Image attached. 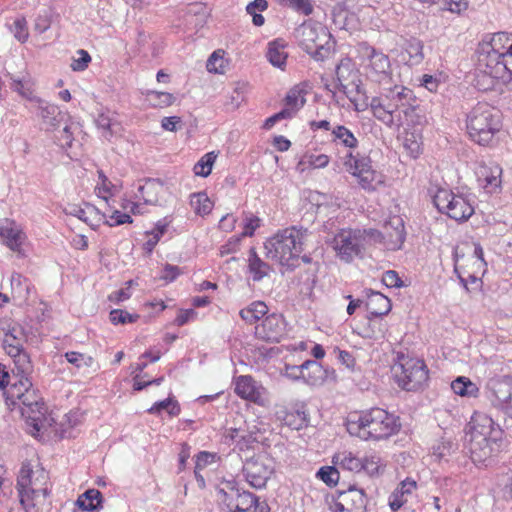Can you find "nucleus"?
Here are the masks:
<instances>
[{
    "mask_svg": "<svg viewBox=\"0 0 512 512\" xmlns=\"http://www.w3.org/2000/svg\"><path fill=\"white\" fill-rule=\"evenodd\" d=\"M331 142L336 146H342L353 150L358 147L359 141L354 133L344 125H335L331 130ZM343 165L364 190L373 191L377 184L381 183L380 175L373 169L369 156L360 153L353 154L349 151L343 157Z\"/></svg>",
    "mask_w": 512,
    "mask_h": 512,
    "instance_id": "obj_2",
    "label": "nucleus"
},
{
    "mask_svg": "<svg viewBox=\"0 0 512 512\" xmlns=\"http://www.w3.org/2000/svg\"><path fill=\"white\" fill-rule=\"evenodd\" d=\"M149 103L156 108H164L171 106L175 97L168 92L151 91L147 95Z\"/></svg>",
    "mask_w": 512,
    "mask_h": 512,
    "instance_id": "obj_45",
    "label": "nucleus"
},
{
    "mask_svg": "<svg viewBox=\"0 0 512 512\" xmlns=\"http://www.w3.org/2000/svg\"><path fill=\"white\" fill-rule=\"evenodd\" d=\"M366 308L373 316L386 315L391 310L390 299L380 292H372L367 299Z\"/></svg>",
    "mask_w": 512,
    "mask_h": 512,
    "instance_id": "obj_31",
    "label": "nucleus"
},
{
    "mask_svg": "<svg viewBox=\"0 0 512 512\" xmlns=\"http://www.w3.org/2000/svg\"><path fill=\"white\" fill-rule=\"evenodd\" d=\"M433 204L440 213L457 222L467 221L474 213V207L466 196L444 188L437 190Z\"/></svg>",
    "mask_w": 512,
    "mask_h": 512,
    "instance_id": "obj_12",
    "label": "nucleus"
},
{
    "mask_svg": "<svg viewBox=\"0 0 512 512\" xmlns=\"http://www.w3.org/2000/svg\"><path fill=\"white\" fill-rule=\"evenodd\" d=\"M11 287L15 297L20 300H27L31 290L29 280L22 276L20 273H13L11 275Z\"/></svg>",
    "mask_w": 512,
    "mask_h": 512,
    "instance_id": "obj_38",
    "label": "nucleus"
},
{
    "mask_svg": "<svg viewBox=\"0 0 512 512\" xmlns=\"http://www.w3.org/2000/svg\"><path fill=\"white\" fill-rule=\"evenodd\" d=\"M20 409L21 415L27 420H31L33 427L36 430L40 429V424L44 420L46 407L41 397L37 394L33 387L22 395L21 399L16 404Z\"/></svg>",
    "mask_w": 512,
    "mask_h": 512,
    "instance_id": "obj_16",
    "label": "nucleus"
},
{
    "mask_svg": "<svg viewBox=\"0 0 512 512\" xmlns=\"http://www.w3.org/2000/svg\"><path fill=\"white\" fill-rule=\"evenodd\" d=\"M316 475L328 486H334L339 481V471L334 466H323Z\"/></svg>",
    "mask_w": 512,
    "mask_h": 512,
    "instance_id": "obj_51",
    "label": "nucleus"
},
{
    "mask_svg": "<svg viewBox=\"0 0 512 512\" xmlns=\"http://www.w3.org/2000/svg\"><path fill=\"white\" fill-rule=\"evenodd\" d=\"M365 246V233L360 229H342L333 238L332 247L344 262L361 255Z\"/></svg>",
    "mask_w": 512,
    "mask_h": 512,
    "instance_id": "obj_13",
    "label": "nucleus"
},
{
    "mask_svg": "<svg viewBox=\"0 0 512 512\" xmlns=\"http://www.w3.org/2000/svg\"><path fill=\"white\" fill-rule=\"evenodd\" d=\"M304 362L301 365H285V376L293 381H303Z\"/></svg>",
    "mask_w": 512,
    "mask_h": 512,
    "instance_id": "obj_59",
    "label": "nucleus"
},
{
    "mask_svg": "<svg viewBox=\"0 0 512 512\" xmlns=\"http://www.w3.org/2000/svg\"><path fill=\"white\" fill-rule=\"evenodd\" d=\"M466 126L472 141L481 146H489L502 126L500 111L488 103L480 102L467 115Z\"/></svg>",
    "mask_w": 512,
    "mask_h": 512,
    "instance_id": "obj_6",
    "label": "nucleus"
},
{
    "mask_svg": "<svg viewBox=\"0 0 512 512\" xmlns=\"http://www.w3.org/2000/svg\"><path fill=\"white\" fill-rule=\"evenodd\" d=\"M333 369L323 367L316 360H306L303 368V382L309 386H321L328 379H335Z\"/></svg>",
    "mask_w": 512,
    "mask_h": 512,
    "instance_id": "obj_23",
    "label": "nucleus"
},
{
    "mask_svg": "<svg viewBox=\"0 0 512 512\" xmlns=\"http://www.w3.org/2000/svg\"><path fill=\"white\" fill-rule=\"evenodd\" d=\"M420 85L430 92H436L440 85V80L435 76L424 74L420 79Z\"/></svg>",
    "mask_w": 512,
    "mask_h": 512,
    "instance_id": "obj_62",
    "label": "nucleus"
},
{
    "mask_svg": "<svg viewBox=\"0 0 512 512\" xmlns=\"http://www.w3.org/2000/svg\"><path fill=\"white\" fill-rule=\"evenodd\" d=\"M214 152H209L203 155L200 160L194 165V174L201 177H207L212 171L213 164L216 160Z\"/></svg>",
    "mask_w": 512,
    "mask_h": 512,
    "instance_id": "obj_42",
    "label": "nucleus"
},
{
    "mask_svg": "<svg viewBox=\"0 0 512 512\" xmlns=\"http://www.w3.org/2000/svg\"><path fill=\"white\" fill-rule=\"evenodd\" d=\"M39 115L47 129H54L63 121L65 115L54 104L38 100Z\"/></svg>",
    "mask_w": 512,
    "mask_h": 512,
    "instance_id": "obj_27",
    "label": "nucleus"
},
{
    "mask_svg": "<svg viewBox=\"0 0 512 512\" xmlns=\"http://www.w3.org/2000/svg\"><path fill=\"white\" fill-rule=\"evenodd\" d=\"M401 427L399 417L381 408L351 413L346 421L347 432L361 440H381L396 434Z\"/></svg>",
    "mask_w": 512,
    "mask_h": 512,
    "instance_id": "obj_3",
    "label": "nucleus"
},
{
    "mask_svg": "<svg viewBox=\"0 0 512 512\" xmlns=\"http://www.w3.org/2000/svg\"><path fill=\"white\" fill-rule=\"evenodd\" d=\"M3 347L7 354L15 358L21 373L27 374L31 369L28 355L23 351V337L20 328L12 327L3 338Z\"/></svg>",
    "mask_w": 512,
    "mask_h": 512,
    "instance_id": "obj_18",
    "label": "nucleus"
},
{
    "mask_svg": "<svg viewBox=\"0 0 512 512\" xmlns=\"http://www.w3.org/2000/svg\"><path fill=\"white\" fill-rule=\"evenodd\" d=\"M219 499L230 512H270L268 504L248 491H241L234 481H227L218 489Z\"/></svg>",
    "mask_w": 512,
    "mask_h": 512,
    "instance_id": "obj_11",
    "label": "nucleus"
},
{
    "mask_svg": "<svg viewBox=\"0 0 512 512\" xmlns=\"http://www.w3.org/2000/svg\"><path fill=\"white\" fill-rule=\"evenodd\" d=\"M413 91L403 85L384 88L383 92L370 101L373 116L389 128L403 125L404 116L413 110Z\"/></svg>",
    "mask_w": 512,
    "mask_h": 512,
    "instance_id": "obj_4",
    "label": "nucleus"
},
{
    "mask_svg": "<svg viewBox=\"0 0 512 512\" xmlns=\"http://www.w3.org/2000/svg\"><path fill=\"white\" fill-rule=\"evenodd\" d=\"M181 274V269L172 264H165L162 269L160 278L166 282H173Z\"/></svg>",
    "mask_w": 512,
    "mask_h": 512,
    "instance_id": "obj_58",
    "label": "nucleus"
},
{
    "mask_svg": "<svg viewBox=\"0 0 512 512\" xmlns=\"http://www.w3.org/2000/svg\"><path fill=\"white\" fill-rule=\"evenodd\" d=\"M476 71L479 89H491L495 80L512 81V33H494L489 42L481 44Z\"/></svg>",
    "mask_w": 512,
    "mask_h": 512,
    "instance_id": "obj_1",
    "label": "nucleus"
},
{
    "mask_svg": "<svg viewBox=\"0 0 512 512\" xmlns=\"http://www.w3.org/2000/svg\"><path fill=\"white\" fill-rule=\"evenodd\" d=\"M162 410H167L171 417H176L181 412L178 401L173 397H168L164 400L155 402L147 412L149 414H159Z\"/></svg>",
    "mask_w": 512,
    "mask_h": 512,
    "instance_id": "obj_39",
    "label": "nucleus"
},
{
    "mask_svg": "<svg viewBox=\"0 0 512 512\" xmlns=\"http://www.w3.org/2000/svg\"><path fill=\"white\" fill-rule=\"evenodd\" d=\"M248 270L252 276L253 281L259 282L264 277L268 276L272 269L268 263L264 262L258 256L255 249L251 248L248 257Z\"/></svg>",
    "mask_w": 512,
    "mask_h": 512,
    "instance_id": "obj_29",
    "label": "nucleus"
},
{
    "mask_svg": "<svg viewBox=\"0 0 512 512\" xmlns=\"http://www.w3.org/2000/svg\"><path fill=\"white\" fill-rule=\"evenodd\" d=\"M62 148H70L73 142V133L69 125H65L61 131V135L57 137Z\"/></svg>",
    "mask_w": 512,
    "mask_h": 512,
    "instance_id": "obj_63",
    "label": "nucleus"
},
{
    "mask_svg": "<svg viewBox=\"0 0 512 512\" xmlns=\"http://www.w3.org/2000/svg\"><path fill=\"white\" fill-rule=\"evenodd\" d=\"M502 430L493 419L485 413L475 412L468 423L467 449L475 464H484L494 453L497 442L502 437Z\"/></svg>",
    "mask_w": 512,
    "mask_h": 512,
    "instance_id": "obj_5",
    "label": "nucleus"
},
{
    "mask_svg": "<svg viewBox=\"0 0 512 512\" xmlns=\"http://www.w3.org/2000/svg\"><path fill=\"white\" fill-rule=\"evenodd\" d=\"M357 50L365 61L364 69L366 77L379 85L391 84L393 80L390 58L387 54L369 45L367 42H361Z\"/></svg>",
    "mask_w": 512,
    "mask_h": 512,
    "instance_id": "obj_10",
    "label": "nucleus"
},
{
    "mask_svg": "<svg viewBox=\"0 0 512 512\" xmlns=\"http://www.w3.org/2000/svg\"><path fill=\"white\" fill-rule=\"evenodd\" d=\"M110 321L117 324L134 323L139 319L138 314H131L125 310L114 309L109 314Z\"/></svg>",
    "mask_w": 512,
    "mask_h": 512,
    "instance_id": "obj_52",
    "label": "nucleus"
},
{
    "mask_svg": "<svg viewBox=\"0 0 512 512\" xmlns=\"http://www.w3.org/2000/svg\"><path fill=\"white\" fill-rule=\"evenodd\" d=\"M223 58L218 55V52H213L207 60V70L209 72L220 73L222 68Z\"/></svg>",
    "mask_w": 512,
    "mask_h": 512,
    "instance_id": "obj_60",
    "label": "nucleus"
},
{
    "mask_svg": "<svg viewBox=\"0 0 512 512\" xmlns=\"http://www.w3.org/2000/svg\"><path fill=\"white\" fill-rule=\"evenodd\" d=\"M11 32L13 33L14 37L21 43H24L28 40L29 32H28V26L27 21L25 18L20 17L16 18L13 22V24L10 27Z\"/></svg>",
    "mask_w": 512,
    "mask_h": 512,
    "instance_id": "obj_50",
    "label": "nucleus"
},
{
    "mask_svg": "<svg viewBox=\"0 0 512 512\" xmlns=\"http://www.w3.org/2000/svg\"><path fill=\"white\" fill-rule=\"evenodd\" d=\"M77 55L78 57L74 58L71 63V69L73 71H84L91 62V56L84 49H79Z\"/></svg>",
    "mask_w": 512,
    "mask_h": 512,
    "instance_id": "obj_53",
    "label": "nucleus"
},
{
    "mask_svg": "<svg viewBox=\"0 0 512 512\" xmlns=\"http://www.w3.org/2000/svg\"><path fill=\"white\" fill-rule=\"evenodd\" d=\"M392 373L398 386L406 391L422 389L429 379V371L423 360L403 354L397 357Z\"/></svg>",
    "mask_w": 512,
    "mask_h": 512,
    "instance_id": "obj_9",
    "label": "nucleus"
},
{
    "mask_svg": "<svg viewBox=\"0 0 512 512\" xmlns=\"http://www.w3.org/2000/svg\"><path fill=\"white\" fill-rule=\"evenodd\" d=\"M108 208L111 211V214L103 213V216L107 218V225L114 227L126 223L130 224L133 222L132 217L128 213H122L121 211L114 209V207L111 204Z\"/></svg>",
    "mask_w": 512,
    "mask_h": 512,
    "instance_id": "obj_47",
    "label": "nucleus"
},
{
    "mask_svg": "<svg viewBox=\"0 0 512 512\" xmlns=\"http://www.w3.org/2000/svg\"><path fill=\"white\" fill-rule=\"evenodd\" d=\"M424 45L423 42L417 38H410L406 41L403 59L409 66H416L424 60Z\"/></svg>",
    "mask_w": 512,
    "mask_h": 512,
    "instance_id": "obj_30",
    "label": "nucleus"
},
{
    "mask_svg": "<svg viewBox=\"0 0 512 512\" xmlns=\"http://www.w3.org/2000/svg\"><path fill=\"white\" fill-rule=\"evenodd\" d=\"M33 474L30 463H23L16 483L19 502L24 512H44L49 509L47 498L50 491L47 487H38L37 479H33Z\"/></svg>",
    "mask_w": 512,
    "mask_h": 512,
    "instance_id": "obj_8",
    "label": "nucleus"
},
{
    "mask_svg": "<svg viewBox=\"0 0 512 512\" xmlns=\"http://www.w3.org/2000/svg\"><path fill=\"white\" fill-rule=\"evenodd\" d=\"M196 214L206 215L212 210V202L205 193L193 194L190 200Z\"/></svg>",
    "mask_w": 512,
    "mask_h": 512,
    "instance_id": "obj_44",
    "label": "nucleus"
},
{
    "mask_svg": "<svg viewBox=\"0 0 512 512\" xmlns=\"http://www.w3.org/2000/svg\"><path fill=\"white\" fill-rule=\"evenodd\" d=\"M99 182L95 187V192L98 197L105 201L110 207V199L118 192V188L114 185L102 170L98 171Z\"/></svg>",
    "mask_w": 512,
    "mask_h": 512,
    "instance_id": "obj_37",
    "label": "nucleus"
},
{
    "mask_svg": "<svg viewBox=\"0 0 512 512\" xmlns=\"http://www.w3.org/2000/svg\"><path fill=\"white\" fill-rule=\"evenodd\" d=\"M32 387L31 380L27 377V375H22L20 379L12 384L6 391V403L8 405H12L16 407V404L21 399L24 391L26 392L28 388Z\"/></svg>",
    "mask_w": 512,
    "mask_h": 512,
    "instance_id": "obj_32",
    "label": "nucleus"
},
{
    "mask_svg": "<svg viewBox=\"0 0 512 512\" xmlns=\"http://www.w3.org/2000/svg\"><path fill=\"white\" fill-rule=\"evenodd\" d=\"M286 44L282 39H276L268 43L266 57L268 61L281 70L286 66L288 53L285 51Z\"/></svg>",
    "mask_w": 512,
    "mask_h": 512,
    "instance_id": "obj_28",
    "label": "nucleus"
},
{
    "mask_svg": "<svg viewBox=\"0 0 512 512\" xmlns=\"http://www.w3.org/2000/svg\"><path fill=\"white\" fill-rule=\"evenodd\" d=\"M103 496L97 489H88L76 501L78 507L83 511H94L101 508Z\"/></svg>",
    "mask_w": 512,
    "mask_h": 512,
    "instance_id": "obj_36",
    "label": "nucleus"
},
{
    "mask_svg": "<svg viewBox=\"0 0 512 512\" xmlns=\"http://www.w3.org/2000/svg\"><path fill=\"white\" fill-rule=\"evenodd\" d=\"M268 313L267 305L262 301H254L240 310L239 315L247 324H254Z\"/></svg>",
    "mask_w": 512,
    "mask_h": 512,
    "instance_id": "obj_34",
    "label": "nucleus"
},
{
    "mask_svg": "<svg viewBox=\"0 0 512 512\" xmlns=\"http://www.w3.org/2000/svg\"><path fill=\"white\" fill-rule=\"evenodd\" d=\"M361 471H364L369 476L379 475L383 469L381 459L377 455L366 456L362 459Z\"/></svg>",
    "mask_w": 512,
    "mask_h": 512,
    "instance_id": "obj_48",
    "label": "nucleus"
},
{
    "mask_svg": "<svg viewBox=\"0 0 512 512\" xmlns=\"http://www.w3.org/2000/svg\"><path fill=\"white\" fill-rule=\"evenodd\" d=\"M295 37L299 45L315 59H320L321 50L325 44L328 33L318 22L305 21L296 30Z\"/></svg>",
    "mask_w": 512,
    "mask_h": 512,
    "instance_id": "obj_14",
    "label": "nucleus"
},
{
    "mask_svg": "<svg viewBox=\"0 0 512 512\" xmlns=\"http://www.w3.org/2000/svg\"><path fill=\"white\" fill-rule=\"evenodd\" d=\"M330 512H366L367 497L363 489L349 487L328 501Z\"/></svg>",
    "mask_w": 512,
    "mask_h": 512,
    "instance_id": "obj_15",
    "label": "nucleus"
},
{
    "mask_svg": "<svg viewBox=\"0 0 512 512\" xmlns=\"http://www.w3.org/2000/svg\"><path fill=\"white\" fill-rule=\"evenodd\" d=\"M286 326L281 314L272 313L255 327V336L266 342H279L286 334Z\"/></svg>",
    "mask_w": 512,
    "mask_h": 512,
    "instance_id": "obj_20",
    "label": "nucleus"
},
{
    "mask_svg": "<svg viewBox=\"0 0 512 512\" xmlns=\"http://www.w3.org/2000/svg\"><path fill=\"white\" fill-rule=\"evenodd\" d=\"M451 389L460 396H475L478 392L477 386L464 376L455 379L451 383Z\"/></svg>",
    "mask_w": 512,
    "mask_h": 512,
    "instance_id": "obj_41",
    "label": "nucleus"
},
{
    "mask_svg": "<svg viewBox=\"0 0 512 512\" xmlns=\"http://www.w3.org/2000/svg\"><path fill=\"white\" fill-rule=\"evenodd\" d=\"M335 74L339 88L344 92L349 86L359 87L361 82L359 70L351 58H342L335 68Z\"/></svg>",
    "mask_w": 512,
    "mask_h": 512,
    "instance_id": "obj_22",
    "label": "nucleus"
},
{
    "mask_svg": "<svg viewBox=\"0 0 512 512\" xmlns=\"http://www.w3.org/2000/svg\"><path fill=\"white\" fill-rule=\"evenodd\" d=\"M362 458L357 457L351 451H341L333 456V463L344 470L361 472Z\"/></svg>",
    "mask_w": 512,
    "mask_h": 512,
    "instance_id": "obj_33",
    "label": "nucleus"
},
{
    "mask_svg": "<svg viewBox=\"0 0 512 512\" xmlns=\"http://www.w3.org/2000/svg\"><path fill=\"white\" fill-rule=\"evenodd\" d=\"M260 222L261 220L257 216L252 214L246 216L244 219L242 236H253L255 230L260 226Z\"/></svg>",
    "mask_w": 512,
    "mask_h": 512,
    "instance_id": "obj_55",
    "label": "nucleus"
},
{
    "mask_svg": "<svg viewBox=\"0 0 512 512\" xmlns=\"http://www.w3.org/2000/svg\"><path fill=\"white\" fill-rule=\"evenodd\" d=\"M155 187V182L152 180H148L144 185H140L138 187V194L136 197L142 199L146 204H153L156 199L150 197V192Z\"/></svg>",
    "mask_w": 512,
    "mask_h": 512,
    "instance_id": "obj_57",
    "label": "nucleus"
},
{
    "mask_svg": "<svg viewBox=\"0 0 512 512\" xmlns=\"http://www.w3.org/2000/svg\"><path fill=\"white\" fill-rule=\"evenodd\" d=\"M330 158L326 154L305 153L297 164V170L304 172L307 169L324 168L329 164Z\"/></svg>",
    "mask_w": 512,
    "mask_h": 512,
    "instance_id": "obj_35",
    "label": "nucleus"
},
{
    "mask_svg": "<svg viewBox=\"0 0 512 512\" xmlns=\"http://www.w3.org/2000/svg\"><path fill=\"white\" fill-rule=\"evenodd\" d=\"M488 388L493 406L506 412L512 401V377L491 380Z\"/></svg>",
    "mask_w": 512,
    "mask_h": 512,
    "instance_id": "obj_21",
    "label": "nucleus"
},
{
    "mask_svg": "<svg viewBox=\"0 0 512 512\" xmlns=\"http://www.w3.org/2000/svg\"><path fill=\"white\" fill-rule=\"evenodd\" d=\"M406 501L407 499L403 492H399L395 489L389 497V506L393 511H397L404 505V503H406Z\"/></svg>",
    "mask_w": 512,
    "mask_h": 512,
    "instance_id": "obj_61",
    "label": "nucleus"
},
{
    "mask_svg": "<svg viewBox=\"0 0 512 512\" xmlns=\"http://www.w3.org/2000/svg\"><path fill=\"white\" fill-rule=\"evenodd\" d=\"M278 5L289 8L299 14L309 16L314 11L313 0H274Z\"/></svg>",
    "mask_w": 512,
    "mask_h": 512,
    "instance_id": "obj_40",
    "label": "nucleus"
},
{
    "mask_svg": "<svg viewBox=\"0 0 512 512\" xmlns=\"http://www.w3.org/2000/svg\"><path fill=\"white\" fill-rule=\"evenodd\" d=\"M383 234L384 240L389 244L390 249H400L406 238L405 226L402 218L396 216L386 222Z\"/></svg>",
    "mask_w": 512,
    "mask_h": 512,
    "instance_id": "obj_25",
    "label": "nucleus"
},
{
    "mask_svg": "<svg viewBox=\"0 0 512 512\" xmlns=\"http://www.w3.org/2000/svg\"><path fill=\"white\" fill-rule=\"evenodd\" d=\"M382 282L388 288H400L404 285L398 273L394 270L386 271L383 274Z\"/></svg>",
    "mask_w": 512,
    "mask_h": 512,
    "instance_id": "obj_56",
    "label": "nucleus"
},
{
    "mask_svg": "<svg viewBox=\"0 0 512 512\" xmlns=\"http://www.w3.org/2000/svg\"><path fill=\"white\" fill-rule=\"evenodd\" d=\"M502 168L495 162L481 163L477 170L478 181L489 193L501 187Z\"/></svg>",
    "mask_w": 512,
    "mask_h": 512,
    "instance_id": "obj_24",
    "label": "nucleus"
},
{
    "mask_svg": "<svg viewBox=\"0 0 512 512\" xmlns=\"http://www.w3.org/2000/svg\"><path fill=\"white\" fill-rule=\"evenodd\" d=\"M67 362L72 364L77 369L89 368L93 365L94 359L86 354L76 351H69L64 354Z\"/></svg>",
    "mask_w": 512,
    "mask_h": 512,
    "instance_id": "obj_46",
    "label": "nucleus"
},
{
    "mask_svg": "<svg viewBox=\"0 0 512 512\" xmlns=\"http://www.w3.org/2000/svg\"><path fill=\"white\" fill-rule=\"evenodd\" d=\"M454 271L455 273H457L461 285L467 292H471L473 290H478L481 288L482 281L480 278L476 277L475 275H469V277L466 279L461 274H459L457 267H455Z\"/></svg>",
    "mask_w": 512,
    "mask_h": 512,
    "instance_id": "obj_54",
    "label": "nucleus"
},
{
    "mask_svg": "<svg viewBox=\"0 0 512 512\" xmlns=\"http://www.w3.org/2000/svg\"><path fill=\"white\" fill-rule=\"evenodd\" d=\"M306 100L302 90L293 88L285 97V106L298 112L305 104Z\"/></svg>",
    "mask_w": 512,
    "mask_h": 512,
    "instance_id": "obj_49",
    "label": "nucleus"
},
{
    "mask_svg": "<svg viewBox=\"0 0 512 512\" xmlns=\"http://www.w3.org/2000/svg\"><path fill=\"white\" fill-rule=\"evenodd\" d=\"M0 236L4 239L6 245L15 252H20L26 239L25 233L13 222L0 227Z\"/></svg>",
    "mask_w": 512,
    "mask_h": 512,
    "instance_id": "obj_26",
    "label": "nucleus"
},
{
    "mask_svg": "<svg viewBox=\"0 0 512 512\" xmlns=\"http://www.w3.org/2000/svg\"><path fill=\"white\" fill-rule=\"evenodd\" d=\"M452 449V444L450 442H442L437 446L433 447V455L438 459H445L448 455H450Z\"/></svg>",
    "mask_w": 512,
    "mask_h": 512,
    "instance_id": "obj_64",
    "label": "nucleus"
},
{
    "mask_svg": "<svg viewBox=\"0 0 512 512\" xmlns=\"http://www.w3.org/2000/svg\"><path fill=\"white\" fill-rule=\"evenodd\" d=\"M303 238L304 233L295 227L279 231L264 243L265 255L282 266L294 267L303 251Z\"/></svg>",
    "mask_w": 512,
    "mask_h": 512,
    "instance_id": "obj_7",
    "label": "nucleus"
},
{
    "mask_svg": "<svg viewBox=\"0 0 512 512\" xmlns=\"http://www.w3.org/2000/svg\"><path fill=\"white\" fill-rule=\"evenodd\" d=\"M235 393L242 399L253 402L259 406H267L269 398L267 390L250 375H241L235 380Z\"/></svg>",
    "mask_w": 512,
    "mask_h": 512,
    "instance_id": "obj_19",
    "label": "nucleus"
},
{
    "mask_svg": "<svg viewBox=\"0 0 512 512\" xmlns=\"http://www.w3.org/2000/svg\"><path fill=\"white\" fill-rule=\"evenodd\" d=\"M166 230L167 224L165 222L159 221L155 228L151 232H148L149 239L143 245L144 250L148 254L153 252L155 246L158 244Z\"/></svg>",
    "mask_w": 512,
    "mask_h": 512,
    "instance_id": "obj_43",
    "label": "nucleus"
},
{
    "mask_svg": "<svg viewBox=\"0 0 512 512\" xmlns=\"http://www.w3.org/2000/svg\"><path fill=\"white\" fill-rule=\"evenodd\" d=\"M273 472V466L263 457L250 458L245 461L242 467L245 480L256 489L265 487Z\"/></svg>",
    "mask_w": 512,
    "mask_h": 512,
    "instance_id": "obj_17",
    "label": "nucleus"
}]
</instances>
